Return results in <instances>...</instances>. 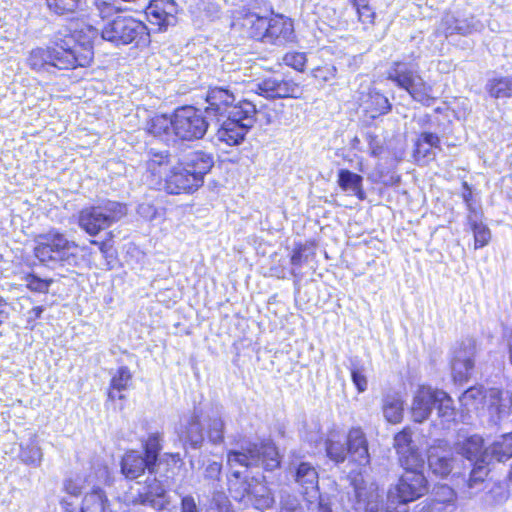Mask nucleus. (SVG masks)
Wrapping results in <instances>:
<instances>
[{
	"label": "nucleus",
	"mask_w": 512,
	"mask_h": 512,
	"mask_svg": "<svg viewBox=\"0 0 512 512\" xmlns=\"http://www.w3.org/2000/svg\"><path fill=\"white\" fill-rule=\"evenodd\" d=\"M420 468H404L398 484L389 489L385 506L379 503L378 486L374 482H367L361 471L356 474L350 472L352 509L354 512H408L407 504L427 491V481Z\"/></svg>",
	"instance_id": "f257e3e1"
},
{
	"label": "nucleus",
	"mask_w": 512,
	"mask_h": 512,
	"mask_svg": "<svg viewBox=\"0 0 512 512\" xmlns=\"http://www.w3.org/2000/svg\"><path fill=\"white\" fill-rule=\"evenodd\" d=\"M235 100L230 90L221 87L209 89L206 95L205 113L208 118H215L217 140L228 146L243 142L260 113L252 101L244 99L235 103Z\"/></svg>",
	"instance_id": "f03ea898"
},
{
	"label": "nucleus",
	"mask_w": 512,
	"mask_h": 512,
	"mask_svg": "<svg viewBox=\"0 0 512 512\" xmlns=\"http://www.w3.org/2000/svg\"><path fill=\"white\" fill-rule=\"evenodd\" d=\"M89 39L83 43L69 45L72 41L65 40V46L38 47L30 51L27 58L28 66L35 71H48L50 68L74 69L88 66L93 59L92 40L98 35V30L88 27Z\"/></svg>",
	"instance_id": "7ed1b4c3"
},
{
	"label": "nucleus",
	"mask_w": 512,
	"mask_h": 512,
	"mask_svg": "<svg viewBox=\"0 0 512 512\" xmlns=\"http://www.w3.org/2000/svg\"><path fill=\"white\" fill-rule=\"evenodd\" d=\"M213 166L212 157L203 151H193L173 165L164 176V188L169 194L190 193L204 183V176Z\"/></svg>",
	"instance_id": "20e7f679"
},
{
	"label": "nucleus",
	"mask_w": 512,
	"mask_h": 512,
	"mask_svg": "<svg viewBox=\"0 0 512 512\" xmlns=\"http://www.w3.org/2000/svg\"><path fill=\"white\" fill-rule=\"evenodd\" d=\"M327 456L335 463H342L349 456L350 461L360 467L370 464L368 442L360 428H352L347 437L338 433H331L326 441Z\"/></svg>",
	"instance_id": "39448f33"
},
{
	"label": "nucleus",
	"mask_w": 512,
	"mask_h": 512,
	"mask_svg": "<svg viewBox=\"0 0 512 512\" xmlns=\"http://www.w3.org/2000/svg\"><path fill=\"white\" fill-rule=\"evenodd\" d=\"M387 78L409 93L413 100L424 106L434 103L433 87L420 74L414 61H395L387 71Z\"/></svg>",
	"instance_id": "423d86ee"
},
{
	"label": "nucleus",
	"mask_w": 512,
	"mask_h": 512,
	"mask_svg": "<svg viewBox=\"0 0 512 512\" xmlns=\"http://www.w3.org/2000/svg\"><path fill=\"white\" fill-rule=\"evenodd\" d=\"M227 463L233 470L232 476L238 480L241 478V472L236 470L237 467L262 466L264 469L272 471L279 467L280 458L272 442L249 443L242 446L241 450H230L227 454Z\"/></svg>",
	"instance_id": "0eeeda50"
},
{
	"label": "nucleus",
	"mask_w": 512,
	"mask_h": 512,
	"mask_svg": "<svg viewBox=\"0 0 512 512\" xmlns=\"http://www.w3.org/2000/svg\"><path fill=\"white\" fill-rule=\"evenodd\" d=\"M34 248V255L45 264L74 266L77 263V244L57 230L39 235Z\"/></svg>",
	"instance_id": "6e6552de"
},
{
	"label": "nucleus",
	"mask_w": 512,
	"mask_h": 512,
	"mask_svg": "<svg viewBox=\"0 0 512 512\" xmlns=\"http://www.w3.org/2000/svg\"><path fill=\"white\" fill-rule=\"evenodd\" d=\"M456 450L459 454L473 463V468L467 482V494L473 497L477 491L481 490L483 482L489 472L491 463L488 448L483 449V438L479 435H472L458 442Z\"/></svg>",
	"instance_id": "1a4fd4ad"
},
{
	"label": "nucleus",
	"mask_w": 512,
	"mask_h": 512,
	"mask_svg": "<svg viewBox=\"0 0 512 512\" xmlns=\"http://www.w3.org/2000/svg\"><path fill=\"white\" fill-rule=\"evenodd\" d=\"M127 213L126 206L111 200L83 208L78 215V225L90 236H97Z\"/></svg>",
	"instance_id": "9d476101"
},
{
	"label": "nucleus",
	"mask_w": 512,
	"mask_h": 512,
	"mask_svg": "<svg viewBox=\"0 0 512 512\" xmlns=\"http://www.w3.org/2000/svg\"><path fill=\"white\" fill-rule=\"evenodd\" d=\"M101 38L112 44L128 45L148 37L147 27L131 16H117L101 29Z\"/></svg>",
	"instance_id": "9b49d317"
},
{
	"label": "nucleus",
	"mask_w": 512,
	"mask_h": 512,
	"mask_svg": "<svg viewBox=\"0 0 512 512\" xmlns=\"http://www.w3.org/2000/svg\"><path fill=\"white\" fill-rule=\"evenodd\" d=\"M174 116L175 137L181 140L192 141L203 138L211 121H208L200 109L184 106L176 109Z\"/></svg>",
	"instance_id": "f8f14e48"
},
{
	"label": "nucleus",
	"mask_w": 512,
	"mask_h": 512,
	"mask_svg": "<svg viewBox=\"0 0 512 512\" xmlns=\"http://www.w3.org/2000/svg\"><path fill=\"white\" fill-rule=\"evenodd\" d=\"M288 473L310 502L317 498L319 476L313 464L293 455L288 465Z\"/></svg>",
	"instance_id": "ddd939ff"
},
{
	"label": "nucleus",
	"mask_w": 512,
	"mask_h": 512,
	"mask_svg": "<svg viewBox=\"0 0 512 512\" xmlns=\"http://www.w3.org/2000/svg\"><path fill=\"white\" fill-rule=\"evenodd\" d=\"M476 353V341L472 338H467L456 346L451 360L452 376L456 382H463L470 378Z\"/></svg>",
	"instance_id": "4468645a"
},
{
	"label": "nucleus",
	"mask_w": 512,
	"mask_h": 512,
	"mask_svg": "<svg viewBox=\"0 0 512 512\" xmlns=\"http://www.w3.org/2000/svg\"><path fill=\"white\" fill-rule=\"evenodd\" d=\"M440 389L428 385H419L413 392L411 402V417L414 422L423 423L429 419Z\"/></svg>",
	"instance_id": "2eb2a0df"
},
{
	"label": "nucleus",
	"mask_w": 512,
	"mask_h": 512,
	"mask_svg": "<svg viewBox=\"0 0 512 512\" xmlns=\"http://www.w3.org/2000/svg\"><path fill=\"white\" fill-rule=\"evenodd\" d=\"M257 94L265 98H297L301 94L298 83L279 77H270L262 80L253 89Z\"/></svg>",
	"instance_id": "dca6fc26"
},
{
	"label": "nucleus",
	"mask_w": 512,
	"mask_h": 512,
	"mask_svg": "<svg viewBox=\"0 0 512 512\" xmlns=\"http://www.w3.org/2000/svg\"><path fill=\"white\" fill-rule=\"evenodd\" d=\"M512 412V394L509 391L491 388L486 391V408L489 420L497 424Z\"/></svg>",
	"instance_id": "f3484780"
},
{
	"label": "nucleus",
	"mask_w": 512,
	"mask_h": 512,
	"mask_svg": "<svg viewBox=\"0 0 512 512\" xmlns=\"http://www.w3.org/2000/svg\"><path fill=\"white\" fill-rule=\"evenodd\" d=\"M394 448L403 468L422 467L424 460L413 443L412 432L404 428L394 436Z\"/></svg>",
	"instance_id": "a211bd4d"
},
{
	"label": "nucleus",
	"mask_w": 512,
	"mask_h": 512,
	"mask_svg": "<svg viewBox=\"0 0 512 512\" xmlns=\"http://www.w3.org/2000/svg\"><path fill=\"white\" fill-rule=\"evenodd\" d=\"M136 502L151 506L157 510H161L167 505L166 489L154 474L147 476L144 486L139 491Z\"/></svg>",
	"instance_id": "6ab92c4d"
},
{
	"label": "nucleus",
	"mask_w": 512,
	"mask_h": 512,
	"mask_svg": "<svg viewBox=\"0 0 512 512\" xmlns=\"http://www.w3.org/2000/svg\"><path fill=\"white\" fill-rule=\"evenodd\" d=\"M177 13L178 5L174 0H152L146 11L150 22L160 27L173 24Z\"/></svg>",
	"instance_id": "aec40b11"
},
{
	"label": "nucleus",
	"mask_w": 512,
	"mask_h": 512,
	"mask_svg": "<svg viewBox=\"0 0 512 512\" xmlns=\"http://www.w3.org/2000/svg\"><path fill=\"white\" fill-rule=\"evenodd\" d=\"M154 469L155 465L148 462L143 453L134 450L127 452L121 461V472L130 480L138 478L145 470L148 474H154Z\"/></svg>",
	"instance_id": "412c9836"
},
{
	"label": "nucleus",
	"mask_w": 512,
	"mask_h": 512,
	"mask_svg": "<svg viewBox=\"0 0 512 512\" xmlns=\"http://www.w3.org/2000/svg\"><path fill=\"white\" fill-rule=\"evenodd\" d=\"M269 22L267 36L264 41L265 43L283 45L293 40L294 28L293 23L289 18L275 16L273 18H269Z\"/></svg>",
	"instance_id": "4be33fe9"
},
{
	"label": "nucleus",
	"mask_w": 512,
	"mask_h": 512,
	"mask_svg": "<svg viewBox=\"0 0 512 512\" xmlns=\"http://www.w3.org/2000/svg\"><path fill=\"white\" fill-rule=\"evenodd\" d=\"M179 437L185 444H190L193 448L199 447L203 440L202 426L197 415H191L186 418L179 429Z\"/></svg>",
	"instance_id": "5701e85b"
},
{
	"label": "nucleus",
	"mask_w": 512,
	"mask_h": 512,
	"mask_svg": "<svg viewBox=\"0 0 512 512\" xmlns=\"http://www.w3.org/2000/svg\"><path fill=\"white\" fill-rule=\"evenodd\" d=\"M246 494L253 495L255 508L259 510L269 509L275 502L270 490L261 484L251 489L249 484L242 483V491L233 495V497L237 500H242Z\"/></svg>",
	"instance_id": "b1692460"
},
{
	"label": "nucleus",
	"mask_w": 512,
	"mask_h": 512,
	"mask_svg": "<svg viewBox=\"0 0 512 512\" xmlns=\"http://www.w3.org/2000/svg\"><path fill=\"white\" fill-rule=\"evenodd\" d=\"M174 116L156 115L147 122V131L155 137L169 143L175 141Z\"/></svg>",
	"instance_id": "393cba45"
},
{
	"label": "nucleus",
	"mask_w": 512,
	"mask_h": 512,
	"mask_svg": "<svg viewBox=\"0 0 512 512\" xmlns=\"http://www.w3.org/2000/svg\"><path fill=\"white\" fill-rule=\"evenodd\" d=\"M269 23L268 17L259 16L255 13H247L242 18L240 26L244 29L247 36L264 42Z\"/></svg>",
	"instance_id": "a878e982"
},
{
	"label": "nucleus",
	"mask_w": 512,
	"mask_h": 512,
	"mask_svg": "<svg viewBox=\"0 0 512 512\" xmlns=\"http://www.w3.org/2000/svg\"><path fill=\"white\" fill-rule=\"evenodd\" d=\"M382 412L387 422L400 423L404 412V400L401 394L398 392L386 394L382 399Z\"/></svg>",
	"instance_id": "bb28decb"
},
{
	"label": "nucleus",
	"mask_w": 512,
	"mask_h": 512,
	"mask_svg": "<svg viewBox=\"0 0 512 512\" xmlns=\"http://www.w3.org/2000/svg\"><path fill=\"white\" fill-rule=\"evenodd\" d=\"M442 23L445 26L444 32L446 35H452L454 33L467 35L481 28V24L473 16L469 18H459L446 15Z\"/></svg>",
	"instance_id": "cd10ccee"
},
{
	"label": "nucleus",
	"mask_w": 512,
	"mask_h": 512,
	"mask_svg": "<svg viewBox=\"0 0 512 512\" xmlns=\"http://www.w3.org/2000/svg\"><path fill=\"white\" fill-rule=\"evenodd\" d=\"M453 458L450 453L437 447H432L428 454V465L435 475L447 476L452 470Z\"/></svg>",
	"instance_id": "c85d7f7f"
},
{
	"label": "nucleus",
	"mask_w": 512,
	"mask_h": 512,
	"mask_svg": "<svg viewBox=\"0 0 512 512\" xmlns=\"http://www.w3.org/2000/svg\"><path fill=\"white\" fill-rule=\"evenodd\" d=\"M437 414L443 428L450 429L456 420V410L452 398L443 390H439L436 406Z\"/></svg>",
	"instance_id": "c756f323"
},
{
	"label": "nucleus",
	"mask_w": 512,
	"mask_h": 512,
	"mask_svg": "<svg viewBox=\"0 0 512 512\" xmlns=\"http://www.w3.org/2000/svg\"><path fill=\"white\" fill-rule=\"evenodd\" d=\"M337 183L343 191L357 196L360 200L364 199L363 178L359 174L353 173L348 169H340L338 171Z\"/></svg>",
	"instance_id": "7c9ffc66"
},
{
	"label": "nucleus",
	"mask_w": 512,
	"mask_h": 512,
	"mask_svg": "<svg viewBox=\"0 0 512 512\" xmlns=\"http://www.w3.org/2000/svg\"><path fill=\"white\" fill-rule=\"evenodd\" d=\"M20 461L28 466L39 467L43 460V452L35 435L25 443H20L18 454Z\"/></svg>",
	"instance_id": "2f4dec72"
},
{
	"label": "nucleus",
	"mask_w": 512,
	"mask_h": 512,
	"mask_svg": "<svg viewBox=\"0 0 512 512\" xmlns=\"http://www.w3.org/2000/svg\"><path fill=\"white\" fill-rule=\"evenodd\" d=\"M467 222L474 235V248L480 249L488 245L491 240V231L482 222V214H468Z\"/></svg>",
	"instance_id": "473e14b6"
},
{
	"label": "nucleus",
	"mask_w": 512,
	"mask_h": 512,
	"mask_svg": "<svg viewBox=\"0 0 512 512\" xmlns=\"http://www.w3.org/2000/svg\"><path fill=\"white\" fill-rule=\"evenodd\" d=\"M131 381L132 374L130 370L125 366L118 368L115 374L112 376L108 397L111 400L123 399L124 395L121 392L127 390L130 387Z\"/></svg>",
	"instance_id": "72a5a7b5"
},
{
	"label": "nucleus",
	"mask_w": 512,
	"mask_h": 512,
	"mask_svg": "<svg viewBox=\"0 0 512 512\" xmlns=\"http://www.w3.org/2000/svg\"><path fill=\"white\" fill-rule=\"evenodd\" d=\"M486 391L480 386L471 387L461 395L460 402L468 411L485 413Z\"/></svg>",
	"instance_id": "f704fd0d"
},
{
	"label": "nucleus",
	"mask_w": 512,
	"mask_h": 512,
	"mask_svg": "<svg viewBox=\"0 0 512 512\" xmlns=\"http://www.w3.org/2000/svg\"><path fill=\"white\" fill-rule=\"evenodd\" d=\"M205 422L209 440L214 444L221 443L224 438V422L221 411L217 408L211 409L205 416Z\"/></svg>",
	"instance_id": "c9c22d12"
},
{
	"label": "nucleus",
	"mask_w": 512,
	"mask_h": 512,
	"mask_svg": "<svg viewBox=\"0 0 512 512\" xmlns=\"http://www.w3.org/2000/svg\"><path fill=\"white\" fill-rule=\"evenodd\" d=\"M108 510V499L101 489L92 490L82 500L81 512H108Z\"/></svg>",
	"instance_id": "e433bc0d"
},
{
	"label": "nucleus",
	"mask_w": 512,
	"mask_h": 512,
	"mask_svg": "<svg viewBox=\"0 0 512 512\" xmlns=\"http://www.w3.org/2000/svg\"><path fill=\"white\" fill-rule=\"evenodd\" d=\"M215 507H211V512H234L229 500L224 496L214 499ZM181 512H200L195 499L190 496H184L181 499Z\"/></svg>",
	"instance_id": "4c0bfd02"
},
{
	"label": "nucleus",
	"mask_w": 512,
	"mask_h": 512,
	"mask_svg": "<svg viewBox=\"0 0 512 512\" xmlns=\"http://www.w3.org/2000/svg\"><path fill=\"white\" fill-rule=\"evenodd\" d=\"M491 461L503 462L512 457V432L502 435L489 448Z\"/></svg>",
	"instance_id": "58836bf2"
},
{
	"label": "nucleus",
	"mask_w": 512,
	"mask_h": 512,
	"mask_svg": "<svg viewBox=\"0 0 512 512\" xmlns=\"http://www.w3.org/2000/svg\"><path fill=\"white\" fill-rule=\"evenodd\" d=\"M486 88L491 97H512V77L493 78L488 81Z\"/></svg>",
	"instance_id": "ea45409f"
},
{
	"label": "nucleus",
	"mask_w": 512,
	"mask_h": 512,
	"mask_svg": "<svg viewBox=\"0 0 512 512\" xmlns=\"http://www.w3.org/2000/svg\"><path fill=\"white\" fill-rule=\"evenodd\" d=\"M456 499L454 490L447 485L437 486L434 490V500L432 504V511H440L441 505L447 507L453 506Z\"/></svg>",
	"instance_id": "a19ab883"
},
{
	"label": "nucleus",
	"mask_w": 512,
	"mask_h": 512,
	"mask_svg": "<svg viewBox=\"0 0 512 512\" xmlns=\"http://www.w3.org/2000/svg\"><path fill=\"white\" fill-rule=\"evenodd\" d=\"M169 153L167 151H150V158L148 160V169L154 175L162 177L163 171L169 164Z\"/></svg>",
	"instance_id": "79ce46f5"
},
{
	"label": "nucleus",
	"mask_w": 512,
	"mask_h": 512,
	"mask_svg": "<svg viewBox=\"0 0 512 512\" xmlns=\"http://www.w3.org/2000/svg\"><path fill=\"white\" fill-rule=\"evenodd\" d=\"M162 437L159 433H152L148 436L144 444L143 455L148 459V462L156 465L159 452L161 451Z\"/></svg>",
	"instance_id": "37998d69"
},
{
	"label": "nucleus",
	"mask_w": 512,
	"mask_h": 512,
	"mask_svg": "<svg viewBox=\"0 0 512 512\" xmlns=\"http://www.w3.org/2000/svg\"><path fill=\"white\" fill-rule=\"evenodd\" d=\"M351 379L359 393H363L368 388L366 369L363 365L352 363L350 366Z\"/></svg>",
	"instance_id": "c03bdc74"
},
{
	"label": "nucleus",
	"mask_w": 512,
	"mask_h": 512,
	"mask_svg": "<svg viewBox=\"0 0 512 512\" xmlns=\"http://www.w3.org/2000/svg\"><path fill=\"white\" fill-rule=\"evenodd\" d=\"M137 213L145 220L153 221L164 216V209L151 202H142L137 208Z\"/></svg>",
	"instance_id": "a18cd8bd"
},
{
	"label": "nucleus",
	"mask_w": 512,
	"mask_h": 512,
	"mask_svg": "<svg viewBox=\"0 0 512 512\" xmlns=\"http://www.w3.org/2000/svg\"><path fill=\"white\" fill-rule=\"evenodd\" d=\"M49 9L56 14L73 12L78 5V0H46Z\"/></svg>",
	"instance_id": "49530a36"
},
{
	"label": "nucleus",
	"mask_w": 512,
	"mask_h": 512,
	"mask_svg": "<svg viewBox=\"0 0 512 512\" xmlns=\"http://www.w3.org/2000/svg\"><path fill=\"white\" fill-rule=\"evenodd\" d=\"M283 62L297 71H303L307 62L306 54L302 52L286 53Z\"/></svg>",
	"instance_id": "de8ad7c7"
},
{
	"label": "nucleus",
	"mask_w": 512,
	"mask_h": 512,
	"mask_svg": "<svg viewBox=\"0 0 512 512\" xmlns=\"http://www.w3.org/2000/svg\"><path fill=\"white\" fill-rule=\"evenodd\" d=\"M370 101L372 105H375L372 110L378 114H385L391 110V104L389 100L380 93H374L370 95Z\"/></svg>",
	"instance_id": "09e8293b"
},
{
	"label": "nucleus",
	"mask_w": 512,
	"mask_h": 512,
	"mask_svg": "<svg viewBox=\"0 0 512 512\" xmlns=\"http://www.w3.org/2000/svg\"><path fill=\"white\" fill-rule=\"evenodd\" d=\"M26 286L31 291L45 293L49 289L50 281L38 278L35 275H28L26 278Z\"/></svg>",
	"instance_id": "8fccbe9b"
},
{
	"label": "nucleus",
	"mask_w": 512,
	"mask_h": 512,
	"mask_svg": "<svg viewBox=\"0 0 512 512\" xmlns=\"http://www.w3.org/2000/svg\"><path fill=\"white\" fill-rule=\"evenodd\" d=\"M306 247L302 244L297 245L291 255L290 262L292 266L300 268L304 263L307 262V255L305 254Z\"/></svg>",
	"instance_id": "3c124183"
},
{
	"label": "nucleus",
	"mask_w": 512,
	"mask_h": 512,
	"mask_svg": "<svg viewBox=\"0 0 512 512\" xmlns=\"http://www.w3.org/2000/svg\"><path fill=\"white\" fill-rule=\"evenodd\" d=\"M95 6L102 18L109 17L116 12L115 6L109 0H95Z\"/></svg>",
	"instance_id": "603ef678"
},
{
	"label": "nucleus",
	"mask_w": 512,
	"mask_h": 512,
	"mask_svg": "<svg viewBox=\"0 0 512 512\" xmlns=\"http://www.w3.org/2000/svg\"><path fill=\"white\" fill-rule=\"evenodd\" d=\"M280 512H304V508L297 498L288 497L282 501Z\"/></svg>",
	"instance_id": "864d4df0"
},
{
	"label": "nucleus",
	"mask_w": 512,
	"mask_h": 512,
	"mask_svg": "<svg viewBox=\"0 0 512 512\" xmlns=\"http://www.w3.org/2000/svg\"><path fill=\"white\" fill-rule=\"evenodd\" d=\"M463 186V193H462V198L467 206V210H468V214H481L479 211L476 210V208L473 206L471 200H472V191H471V188L470 186L468 185L467 182H463L462 184Z\"/></svg>",
	"instance_id": "5fc2aeb1"
},
{
	"label": "nucleus",
	"mask_w": 512,
	"mask_h": 512,
	"mask_svg": "<svg viewBox=\"0 0 512 512\" xmlns=\"http://www.w3.org/2000/svg\"><path fill=\"white\" fill-rule=\"evenodd\" d=\"M418 140H422L423 144L429 146L430 148L438 147L440 143L439 137L436 134L430 132L422 133Z\"/></svg>",
	"instance_id": "6e6d98bb"
},
{
	"label": "nucleus",
	"mask_w": 512,
	"mask_h": 512,
	"mask_svg": "<svg viewBox=\"0 0 512 512\" xmlns=\"http://www.w3.org/2000/svg\"><path fill=\"white\" fill-rule=\"evenodd\" d=\"M415 154L425 158L431 154V148L427 145H424L422 140H417L415 143Z\"/></svg>",
	"instance_id": "4d7b16f0"
},
{
	"label": "nucleus",
	"mask_w": 512,
	"mask_h": 512,
	"mask_svg": "<svg viewBox=\"0 0 512 512\" xmlns=\"http://www.w3.org/2000/svg\"><path fill=\"white\" fill-rule=\"evenodd\" d=\"M43 311H44V309L42 306L33 307L31 310L28 311V314H27L28 322H32V321H35L38 318H40Z\"/></svg>",
	"instance_id": "13d9d810"
},
{
	"label": "nucleus",
	"mask_w": 512,
	"mask_h": 512,
	"mask_svg": "<svg viewBox=\"0 0 512 512\" xmlns=\"http://www.w3.org/2000/svg\"><path fill=\"white\" fill-rule=\"evenodd\" d=\"M219 7L214 3H207V14L209 17H217L219 14Z\"/></svg>",
	"instance_id": "bf43d9fd"
},
{
	"label": "nucleus",
	"mask_w": 512,
	"mask_h": 512,
	"mask_svg": "<svg viewBox=\"0 0 512 512\" xmlns=\"http://www.w3.org/2000/svg\"><path fill=\"white\" fill-rule=\"evenodd\" d=\"M91 244L98 245L101 251H104V243L97 242L95 240L91 241Z\"/></svg>",
	"instance_id": "052dcab7"
},
{
	"label": "nucleus",
	"mask_w": 512,
	"mask_h": 512,
	"mask_svg": "<svg viewBox=\"0 0 512 512\" xmlns=\"http://www.w3.org/2000/svg\"><path fill=\"white\" fill-rule=\"evenodd\" d=\"M211 468L215 471H219L220 470V466L217 464V463H214Z\"/></svg>",
	"instance_id": "680f3d73"
},
{
	"label": "nucleus",
	"mask_w": 512,
	"mask_h": 512,
	"mask_svg": "<svg viewBox=\"0 0 512 512\" xmlns=\"http://www.w3.org/2000/svg\"><path fill=\"white\" fill-rule=\"evenodd\" d=\"M230 482V486H229V489L231 492L234 491V485H236V483H234L232 480L229 481Z\"/></svg>",
	"instance_id": "e2e57ef3"
},
{
	"label": "nucleus",
	"mask_w": 512,
	"mask_h": 512,
	"mask_svg": "<svg viewBox=\"0 0 512 512\" xmlns=\"http://www.w3.org/2000/svg\"><path fill=\"white\" fill-rule=\"evenodd\" d=\"M322 512H331V510H330V509H328V508L323 507V508H322Z\"/></svg>",
	"instance_id": "0e129e2a"
},
{
	"label": "nucleus",
	"mask_w": 512,
	"mask_h": 512,
	"mask_svg": "<svg viewBox=\"0 0 512 512\" xmlns=\"http://www.w3.org/2000/svg\"><path fill=\"white\" fill-rule=\"evenodd\" d=\"M359 171L363 172L362 165H360V167H359Z\"/></svg>",
	"instance_id": "69168bd1"
},
{
	"label": "nucleus",
	"mask_w": 512,
	"mask_h": 512,
	"mask_svg": "<svg viewBox=\"0 0 512 512\" xmlns=\"http://www.w3.org/2000/svg\"><path fill=\"white\" fill-rule=\"evenodd\" d=\"M292 274L296 275L295 269H292Z\"/></svg>",
	"instance_id": "338daca9"
}]
</instances>
